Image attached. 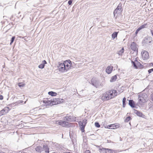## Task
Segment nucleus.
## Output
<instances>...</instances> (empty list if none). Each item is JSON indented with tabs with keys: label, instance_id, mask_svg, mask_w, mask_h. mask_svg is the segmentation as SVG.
I'll use <instances>...</instances> for the list:
<instances>
[{
	"label": "nucleus",
	"instance_id": "obj_1",
	"mask_svg": "<svg viewBox=\"0 0 153 153\" xmlns=\"http://www.w3.org/2000/svg\"><path fill=\"white\" fill-rule=\"evenodd\" d=\"M117 95V92L116 90H110L106 92L103 94L102 98L106 100H108Z\"/></svg>",
	"mask_w": 153,
	"mask_h": 153
},
{
	"label": "nucleus",
	"instance_id": "obj_2",
	"mask_svg": "<svg viewBox=\"0 0 153 153\" xmlns=\"http://www.w3.org/2000/svg\"><path fill=\"white\" fill-rule=\"evenodd\" d=\"M147 95L146 94L139 95L138 99L139 103L142 104V103L146 102L147 100Z\"/></svg>",
	"mask_w": 153,
	"mask_h": 153
},
{
	"label": "nucleus",
	"instance_id": "obj_3",
	"mask_svg": "<svg viewBox=\"0 0 153 153\" xmlns=\"http://www.w3.org/2000/svg\"><path fill=\"white\" fill-rule=\"evenodd\" d=\"M122 4L120 3L117 8L114 10V16L115 17L116 14H121L123 11V9L122 8Z\"/></svg>",
	"mask_w": 153,
	"mask_h": 153
},
{
	"label": "nucleus",
	"instance_id": "obj_4",
	"mask_svg": "<svg viewBox=\"0 0 153 153\" xmlns=\"http://www.w3.org/2000/svg\"><path fill=\"white\" fill-rule=\"evenodd\" d=\"M57 67L58 70L60 72H63L67 71L64 63H61L60 62H58L57 65Z\"/></svg>",
	"mask_w": 153,
	"mask_h": 153
},
{
	"label": "nucleus",
	"instance_id": "obj_5",
	"mask_svg": "<svg viewBox=\"0 0 153 153\" xmlns=\"http://www.w3.org/2000/svg\"><path fill=\"white\" fill-rule=\"evenodd\" d=\"M63 120L65 121L72 122L75 121L76 120V117H72L71 115H69L68 114L66 116L64 117Z\"/></svg>",
	"mask_w": 153,
	"mask_h": 153
},
{
	"label": "nucleus",
	"instance_id": "obj_6",
	"mask_svg": "<svg viewBox=\"0 0 153 153\" xmlns=\"http://www.w3.org/2000/svg\"><path fill=\"white\" fill-rule=\"evenodd\" d=\"M91 82L92 85L96 88L99 87L101 85V84L100 82L99 81L94 78L92 79Z\"/></svg>",
	"mask_w": 153,
	"mask_h": 153
},
{
	"label": "nucleus",
	"instance_id": "obj_7",
	"mask_svg": "<svg viewBox=\"0 0 153 153\" xmlns=\"http://www.w3.org/2000/svg\"><path fill=\"white\" fill-rule=\"evenodd\" d=\"M64 100L63 99L60 98H55L53 99L52 102V105H57L63 102Z\"/></svg>",
	"mask_w": 153,
	"mask_h": 153
},
{
	"label": "nucleus",
	"instance_id": "obj_8",
	"mask_svg": "<svg viewBox=\"0 0 153 153\" xmlns=\"http://www.w3.org/2000/svg\"><path fill=\"white\" fill-rule=\"evenodd\" d=\"M63 63L65 65V67L66 68V71H68L71 68V66L72 63L71 61L70 60H67L65 61Z\"/></svg>",
	"mask_w": 153,
	"mask_h": 153
},
{
	"label": "nucleus",
	"instance_id": "obj_9",
	"mask_svg": "<svg viewBox=\"0 0 153 153\" xmlns=\"http://www.w3.org/2000/svg\"><path fill=\"white\" fill-rule=\"evenodd\" d=\"M138 46L136 43L133 42L131 43L130 45L131 49L134 51H137Z\"/></svg>",
	"mask_w": 153,
	"mask_h": 153
},
{
	"label": "nucleus",
	"instance_id": "obj_10",
	"mask_svg": "<svg viewBox=\"0 0 153 153\" xmlns=\"http://www.w3.org/2000/svg\"><path fill=\"white\" fill-rule=\"evenodd\" d=\"M56 123L63 127H66L68 125V123L65 121L60 120L57 121L56 122Z\"/></svg>",
	"mask_w": 153,
	"mask_h": 153
},
{
	"label": "nucleus",
	"instance_id": "obj_11",
	"mask_svg": "<svg viewBox=\"0 0 153 153\" xmlns=\"http://www.w3.org/2000/svg\"><path fill=\"white\" fill-rule=\"evenodd\" d=\"M142 58L144 60H146L149 58V56L148 52L144 51L142 52Z\"/></svg>",
	"mask_w": 153,
	"mask_h": 153
},
{
	"label": "nucleus",
	"instance_id": "obj_12",
	"mask_svg": "<svg viewBox=\"0 0 153 153\" xmlns=\"http://www.w3.org/2000/svg\"><path fill=\"white\" fill-rule=\"evenodd\" d=\"M152 40V38L151 37H146L143 41V43L144 44H148L151 42Z\"/></svg>",
	"mask_w": 153,
	"mask_h": 153
},
{
	"label": "nucleus",
	"instance_id": "obj_13",
	"mask_svg": "<svg viewBox=\"0 0 153 153\" xmlns=\"http://www.w3.org/2000/svg\"><path fill=\"white\" fill-rule=\"evenodd\" d=\"M8 108L7 107L4 108L0 111V116L4 115L8 112Z\"/></svg>",
	"mask_w": 153,
	"mask_h": 153
},
{
	"label": "nucleus",
	"instance_id": "obj_14",
	"mask_svg": "<svg viewBox=\"0 0 153 153\" xmlns=\"http://www.w3.org/2000/svg\"><path fill=\"white\" fill-rule=\"evenodd\" d=\"M78 123L79 126L82 132L84 131V128L85 126L83 124V123H82V121H79Z\"/></svg>",
	"mask_w": 153,
	"mask_h": 153
},
{
	"label": "nucleus",
	"instance_id": "obj_15",
	"mask_svg": "<svg viewBox=\"0 0 153 153\" xmlns=\"http://www.w3.org/2000/svg\"><path fill=\"white\" fill-rule=\"evenodd\" d=\"M113 68V67L112 66H108L106 69V72L108 74H110Z\"/></svg>",
	"mask_w": 153,
	"mask_h": 153
},
{
	"label": "nucleus",
	"instance_id": "obj_16",
	"mask_svg": "<svg viewBox=\"0 0 153 153\" xmlns=\"http://www.w3.org/2000/svg\"><path fill=\"white\" fill-rule=\"evenodd\" d=\"M35 150L37 152L40 153L43 151V148L41 146H37L35 148Z\"/></svg>",
	"mask_w": 153,
	"mask_h": 153
},
{
	"label": "nucleus",
	"instance_id": "obj_17",
	"mask_svg": "<svg viewBox=\"0 0 153 153\" xmlns=\"http://www.w3.org/2000/svg\"><path fill=\"white\" fill-rule=\"evenodd\" d=\"M118 127L117 125H115L114 124H112L108 126L107 128L111 129H115Z\"/></svg>",
	"mask_w": 153,
	"mask_h": 153
},
{
	"label": "nucleus",
	"instance_id": "obj_18",
	"mask_svg": "<svg viewBox=\"0 0 153 153\" xmlns=\"http://www.w3.org/2000/svg\"><path fill=\"white\" fill-rule=\"evenodd\" d=\"M47 64L46 61L45 60H43L42 62V63L39 65L38 67L39 68L42 69L44 68L45 65Z\"/></svg>",
	"mask_w": 153,
	"mask_h": 153
},
{
	"label": "nucleus",
	"instance_id": "obj_19",
	"mask_svg": "<svg viewBox=\"0 0 153 153\" xmlns=\"http://www.w3.org/2000/svg\"><path fill=\"white\" fill-rule=\"evenodd\" d=\"M107 153H116L117 151L116 150H114L111 149H107Z\"/></svg>",
	"mask_w": 153,
	"mask_h": 153
},
{
	"label": "nucleus",
	"instance_id": "obj_20",
	"mask_svg": "<svg viewBox=\"0 0 153 153\" xmlns=\"http://www.w3.org/2000/svg\"><path fill=\"white\" fill-rule=\"evenodd\" d=\"M43 150H44L46 153H49V149L47 145H44L43 146Z\"/></svg>",
	"mask_w": 153,
	"mask_h": 153
},
{
	"label": "nucleus",
	"instance_id": "obj_21",
	"mask_svg": "<svg viewBox=\"0 0 153 153\" xmlns=\"http://www.w3.org/2000/svg\"><path fill=\"white\" fill-rule=\"evenodd\" d=\"M135 114H137V115L140 117H143L144 115L140 111H138L137 110H136L135 112Z\"/></svg>",
	"mask_w": 153,
	"mask_h": 153
},
{
	"label": "nucleus",
	"instance_id": "obj_22",
	"mask_svg": "<svg viewBox=\"0 0 153 153\" xmlns=\"http://www.w3.org/2000/svg\"><path fill=\"white\" fill-rule=\"evenodd\" d=\"M129 105L132 108L134 107V102L133 100H130L129 101Z\"/></svg>",
	"mask_w": 153,
	"mask_h": 153
},
{
	"label": "nucleus",
	"instance_id": "obj_23",
	"mask_svg": "<svg viewBox=\"0 0 153 153\" xmlns=\"http://www.w3.org/2000/svg\"><path fill=\"white\" fill-rule=\"evenodd\" d=\"M107 148H100L99 149L100 150V153H107Z\"/></svg>",
	"mask_w": 153,
	"mask_h": 153
},
{
	"label": "nucleus",
	"instance_id": "obj_24",
	"mask_svg": "<svg viewBox=\"0 0 153 153\" xmlns=\"http://www.w3.org/2000/svg\"><path fill=\"white\" fill-rule=\"evenodd\" d=\"M118 32H115L112 34L111 35V37L113 39H114L116 37H117Z\"/></svg>",
	"mask_w": 153,
	"mask_h": 153
},
{
	"label": "nucleus",
	"instance_id": "obj_25",
	"mask_svg": "<svg viewBox=\"0 0 153 153\" xmlns=\"http://www.w3.org/2000/svg\"><path fill=\"white\" fill-rule=\"evenodd\" d=\"M48 94L52 96H56L57 94L56 93L52 91L49 92Z\"/></svg>",
	"mask_w": 153,
	"mask_h": 153
},
{
	"label": "nucleus",
	"instance_id": "obj_26",
	"mask_svg": "<svg viewBox=\"0 0 153 153\" xmlns=\"http://www.w3.org/2000/svg\"><path fill=\"white\" fill-rule=\"evenodd\" d=\"M117 76L116 75H114L113 76L110 80V81L111 82H113L115 81L116 79H117Z\"/></svg>",
	"mask_w": 153,
	"mask_h": 153
},
{
	"label": "nucleus",
	"instance_id": "obj_27",
	"mask_svg": "<svg viewBox=\"0 0 153 153\" xmlns=\"http://www.w3.org/2000/svg\"><path fill=\"white\" fill-rule=\"evenodd\" d=\"M132 63L133 65V66L135 68L137 69L138 68V67H137V65L136 64V60H135L134 61H132Z\"/></svg>",
	"mask_w": 153,
	"mask_h": 153
},
{
	"label": "nucleus",
	"instance_id": "obj_28",
	"mask_svg": "<svg viewBox=\"0 0 153 153\" xmlns=\"http://www.w3.org/2000/svg\"><path fill=\"white\" fill-rule=\"evenodd\" d=\"M124 49L123 48L121 50L118 52L117 54L119 55H122L123 53L124 52Z\"/></svg>",
	"mask_w": 153,
	"mask_h": 153
},
{
	"label": "nucleus",
	"instance_id": "obj_29",
	"mask_svg": "<svg viewBox=\"0 0 153 153\" xmlns=\"http://www.w3.org/2000/svg\"><path fill=\"white\" fill-rule=\"evenodd\" d=\"M45 103L46 104V105H52V102L51 101L47 100L46 101Z\"/></svg>",
	"mask_w": 153,
	"mask_h": 153
},
{
	"label": "nucleus",
	"instance_id": "obj_30",
	"mask_svg": "<svg viewBox=\"0 0 153 153\" xmlns=\"http://www.w3.org/2000/svg\"><path fill=\"white\" fill-rule=\"evenodd\" d=\"M147 26V24H145L142 25H141L139 28L140 29V30L146 27Z\"/></svg>",
	"mask_w": 153,
	"mask_h": 153
},
{
	"label": "nucleus",
	"instance_id": "obj_31",
	"mask_svg": "<svg viewBox=\"0 0 153 153\" xmlns=\"http://www.w3.org/2000/svg\"><path fill=\"white\" fill-rule=\"evenodd\" d=\"M131 119V117L130 116H128L126 117L125 120V122H128Z\"/></svg>",
	"mask_w": 153,
	"mask_h": 153
},
{
	"label": "nucleus",
	"instance_id": "obj_32",
	"mask_svg": "<svg viewBox=\"0 0 153 153\" xmlns=\"http://www.w3.org/2000/svg\"><path fill=\"white\" fill-rule=\"evenodd\" d=\"M15 37L14 36H13L11 39V40H10V44L11 45L13 43V42L15 39Z\"/></svg>",
	"mask_w": 153,
	"mask_h": 153
},
{
	"label": "nucleus",
	"instance_id": "obj_33",
	"mask_svg": "<svg viewBox=\"0 0 153 153\" xmlns=\"http://www.w3.org/2000/svg\"><path fill=\"white\" fill-rule=\"evenodd\" d=\"M137 65V67H138V68H140V66H141V65L140 63L139 62H138L137 60H136V63Z\"/></svg>",
	"mask_w": 153,
	"mask_h": 153
},
{
	"label": "nucleus",
	"instance_id": "obj_34",
	"mask_svg": "<svg viewBox=\"0 0 153 153\" xmlns=\"http://www.w3.org/2000/svg\"><path fill=\"white\" fill-rule=\"evenodd\" d=\"M82 123H83V124L85 126L86 124L87 123V120L86 119H84L82 121Z\"/></svg>",
	"mask_w": 153,
	"mask_h": 153
},
{
	"label": "nucleus",
	"instance_id": "obj_35",
	"mask_svg": "<svg viewBox=\"0 0 153 153\" xmlns=\"http://www.w3.org/2000/svg\"><path fill=\"white\" fill-rule=\"evenodd\" d=\"M95 126L97 128H99L100 127V125L99 123L98 122H95Z\"/></svg>",
	"mask_w": 153,
	"mask_h": 153
},
{
	"label": "nucleus",
	"instance_id": "obj_36",
	"mask_svg": "<svg viewBox=\"0 0 153 153\" xmlns=\"http://www.w3.org/2000/svg\"><path fill=\"white\" fill-rule=\"evenodd\" d=\"M18 86L19 87H23L25 86V84H22L21 83H19L18 84Z\"/></svg>",
	"mask_w": 153,
	"mask_h": 153
},
{
	"label": "nucleus",
	"instance_id": "obj_37",
	"mask_svg": "<svg viewBox=\"0 0 153 153\" xmlns=\"http://www.w3.org/2000/svg\"><path fill=\"white\" fill-rule=\"evenodd\" d=\"M140 30H141L140 29V28H139V27L136 30L135 32V33L136 35L137 34L138 31H140Z\"/></svg>",
	"mask_w": 153,
	"mask_h": 153
},
{
	"label": "nucleus",
	"instance_id": "obj_38",
	"mask_svg": "<svg viewBox=\"0 0 153 153\" xmlns=\"http://www.w3.org/2000/svg\"><path fill=\"white\" fill-rule=\"evenodd\" d=\"M148 71L149 74H150L153 71V68L149 69Z\"/></svg>",
	"mask_w": 153,
	"mask_h": 153
},
{
	"label": "nucleus",
	"instance_id": "obj_39",
	"mask_svg": "<svg viewBox=\"0 0 153 153\" xmlns=\"http://www.w3.org/2000/svg\"><path fill=\"white\" fill-rule=\"evenodd\" d=\"M126 98L124 97L123 100V103H126Z\"/></svg>",
	"mask_w": 153,
	"mask_h": 153
},
{
	"label": "nucleus",
	"instance_id": "obj_40",
	"mask_svg": "<svg viewBox=\"0 0 153 153\" xmlns=\"http://www.w3.org/2000/svg\"><path fill=\"white\" fill-rule=\"evenodd\" d=\"M68 3L69 5H71L72 4V1L71 0H69L68 1Z\"/></svg>",
	"mask_w": 153,
	"mask_h": 153
},
{
	"label": "nucleus",
	"instance_id": "obj_41",
	"mask_svg": "<svg viewBox=\"0 0 153 153\" xmlns=\"http://www.w3.org/2000/svg\"><path fill=\"white\" fill-rule=\"evenodd\" d=\"M85 153H90V152L88 150H87L85 152Z\"/></svg>",
	"mask_w": 153,
	"mask_h": 153
},
{
	"label": "nucleus",
	"instance_id": "obj_42",
	"mask_svg": "<svg viewBox=\"0 0 153 153\" xmlns=\"http://www.w3.org/2000/svg\"><path fill=\"white\" fill-rule=\"evenodd\" d=\"M3 99V96L1 95H0V100H2Z\"/></svg>",
	"mask_w": 153,
	"mask_h": 153
},
{
	"label": "nucleus",
	"instance_id": "obj_43",
	"mask_svg": "<svg viewBox=\"0 0 153 153\" xmlns=\"http://www.w3.org/2000/svg\"><path fill=\"white\" fill-rule=\"evenodd\" d=\"M126 105V103H123V107H125Z\"/></svg>",
	"mask_w": 153,
	"mask_h": 153
},
{
	"label": "nucleus",
	"instance_id": "obj_44",
	"mask_svg": "<svg viewBox=\"0 0 153 153\" xmlns=\"http://www.w3.org/2000/svg\"><path fill=\"white\" fill-rule=\"evenodd\" d=\"M63 153H73L71 152H64Z\"/></svg>",
	"mask_w": 153,
	"mask_h": 153
},
{
	"label": "nucleus",
	"instance_id": "obj_45",
	"mask_svg": "<svg viewBox=\"0 0 153 153\" xmlns=\"http://www.w3.org/2000/svg\"><path fill=\"white\" fill-rule=\"evenodd\" d=\"M0 153H4L3 152H0Z\"/></svg>",
	"mask_w": 153,
	"mask_h": 153
},
{
	"label": "nucleus",
	"instance_id": "obj_46",
	"mask_svg": "<svg viewBox=\"0 0 153 153\" xmlns=\"http://www.w3.org/2000/svg\"><path fill=\"white\" fill-rule=\"evenodd\" d=\"M21 153H27L26 152H22Z\"/></svg>",
	"mask_w": 153,
	"mask_h": 153
},
{
	"label": "nucleus",
	"instance_id": "obj_47",
	"mask_svg": "<svg viewBox=\"0 0 153 153\" xmlns=\"http://www.w3.org/2000/svg\"><path fill=\"white\" fill-rule=\"evenodd\" d=\"M23 102V101H21V103H22V102Z\"/></svg>",
	"mask_w": 153,
	"mask_h": 153
},
{
	"label": "nucleus",
	"instance_id": "obj_48",
	"mask_svg": "<svg viewBox=\"0 0 153 153\" xmlns=\"http://www.w3.org/2000/svg\"><path fill=\"white\" fill-rule=\"evenodd\" d=\"M117 16H116V17H115V18H117Z\"/></svg>",
	"mask_w": 153,
	"mask_h": 153
},
{
	"label": "nucleus",
	"instance_id": "obj_49",
	"mask_svg": "<svg viewBox=\"0 0 153 153\" xmlns=\"http://www.w3.org/2000/svg\"><path fill=\"white\" fill-rule=\"evenodd\" d=\"M45 101H43V102H45Z\"/></svg>",
	"mask_w": 153,
	"mask_h": 153
},
{
	"label": "nucleus",
	"instance_id": "obj_50",
	"mask_svg": "<svg viewBox=\"0 0 153 153\" xmlns=\"http://www.w3.org/2000/svg\"><path fill=\"white\" fill-rule=\"evenodd\" d=\"M129 124L131 125L130 123Z\"/></svg>",
	"mask_w": 153,
	"mask_h": 153
}]
</instances>
